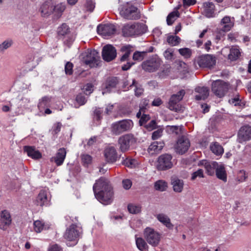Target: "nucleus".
Here are the masks:
<instances>
[{
	"mask_svg": "<svg viewBox=\"0 0 251 251\" xmlns=\"http://www.w3.org/2000/svg\"><path fill=\"white\" fill-rule=\"evenodd\" d=\"M93 191L96 199L104 205L110 204L113 200V192L109 181L100 177L93 186Z\"/></svg>",
	"mask_w": 251,
	"mask_h": 251,
	"instance_id": "1",
	"label": "nucleus"
},
{
	"mask_svg": "<svg viewBox=\"0 0 251 251\" xmlns=\"http://www.w3.org/2000/svg\"><path fill=\"white\" fill-rule=\"evenodd\" d=\"M147 26L143 23L127 24L122 28V33L125 37H133L141 35L147 31Z\"/></svg>",
	"mask_w": 251,
	"mask_h": 251,
	"instance_id": "2",
	"label": "nucleus"
},
{
	"mask_svg": "<svg viewBox=\"0 0 251 251\" xmlns=\"http://www.w3.org/2000/svg\"><path fill=\"white\" fill-rule=\"evenodd\" d=\"M82 230L81 228L75 224L71 225L67 228L64 234V238L69 242L68 246H74L77 243L78 239L81 236Z\"/></svg>",
	"mask_w": 251,
	"mask_h": 251,
	"instance_id": "3",
	"label": "nucleus"
},
{
	"mask_svg": "<svg viewBox=\"0 0 251 251\" xmlns=\"http://www.w3.org/2000/svg\"><path fill=\"white\" fill-rule=\"evenodd\" d=\"M120 15L127 20H137L140 18L138 8L130 2L122 5L120 9Z\"/></svg>",
	"mask_w": 251,
	"mask_h": 251,
	"instance_id": "4",
	"label": "nucleus"
},
{
	"mask_svg": "<svg viewBox=\"0 0 251 251\" xmlns=\"http://www.w3.org/2000/svg\"><path fill=\"white\" fill-rule=\"evenodd\" d=\"M144 235L147 242L153 247L158 246L160 242L161 234L151 227H146L144 231Z\"/></svg>",
	"mask_w": 251,
	"mask_h": 251,
	"instance_id": "5",
	"label": "nucleus"
},
{
	"mask_svg": "<svg viewBox=\"0 0 251 251\" xmlns=\"http://www.w3.org/2000/svg\"><path fill=\"white\" fill-rule=\"evenodd\" d=\"M136 142V139L132 134L128 133L120 136L118 140L119 150L122 152L128 151L131 146Z\"/></svg>",
	"mask_w": 251,
	"mask_h": 251,
	"instance_id": "6",
	"label": "nucleus"
},
{
	"mask_svg": "<svg viewBox=\"0 0 251 251\" xmlns=\"http://www.w3.org/2000/svg\"><path fill=\"white\" fill-rule=\"evenodd\" d=\"M133 126V123L131 120H124L113 123L111 131L113 134L117 135L130 130Z\"/></svg>",
	"mask_w": 251,
	"mask_h": 251,
	"instance_id": "7",
	"label": "nucleus"
},
{
	"mask_svg": "<svg viewBox=\"0 0 251 251\" xmlns=\"http://www.w3.org/2000/svg\"><path fill=\"white\" fill-rule=\"evenodd\" d=\"M172 156L168 153L160 155L157 160L156 168L159 171H165L172 168L173 166Z\"/></svg>",
	"mask_w": 251,
	"mask_h": 251,
	"instance_id": "8",
	"label": "nucleus"
},
{
	"mask_svg": "<svg viewBox=\"0 0 251 251\" xmlns=\"http://www.w3.org/2000/svg\"><path fill=\"white\" fill-rule=\"evenodd\" d=\"M228 84L220 80L214 81L212 84V91L217 97H223L228 90Z\"/></svg>",
	"mask_w": 251,
	"mask_h": 251,
	"instance_id": "9",
	"label": "nucleus"
},
{
	"mask_svg": "<svg viewBox=\"0 0 251 251\" xmlns=\"http://www.w3.org/2000/svg\"><path fill=\"white\" fill-rule=\"evenodd\" d=\"M216 57L212 54H204L201 55L198 58V63L201 68L211 69L215 65Z\"/></svg>",
	"mask_w": 251,
	"mask_h": 251,
	"instance_id": "10",
	"label": "nucleus"
},
{
	"mask_svg": "<svg viewBox=\"0 0 251 251\" xmlns=\"http://www.w3.org/2000/svg\"><path fill=\"white\" fill-rule=\"evenodd\" d=\"M12 218L10 212L6 209L0 211V229L6 231L11 226Z\"/></svg>",
	"mask_w": 251,
	"mask_h": 251,
	"instance_id": "11",
	"label": "nucleus"
},
{
	"mask_svg": "<svg viewBox=\"0 0 251 251\" xmlns=\"http://www.w3.org/2000/svg\"><path fill=\"white\" fill-rule=\"evenodd\" d=\"M251 140V126L245 125L239 129L237 134V141L243 144Z\"/></svg>",
	"mask_w": 251,
	"mask_h": 251,
	"instance_id": "12",
	"label": "nucleus"
},
{
	"mask_svg": "<svg viewBox=\"0 0 251 251\" xmlns=\"http://www.w3.org/2000/svg\"><path fill=\"white\" fill-rule=\"evenodd\" d=\"M100 59L98 52L96 50H92L88 52L84 58V62L91 68L95 67L98 66Z\"/></svg>",
	"mask_w": 251,
	"mask_h": 251,
	"instance_id": "13",
	"label": "nucleus"
},
{
	"mask_svg": "<svg viewBox=\"0 0 251 251\" xmlns=\"http://www.w3.org/2000/svg\"><path fill=\"white\" fill-rule=\"evenodd\" d=\"M161 65V61L157 58L148 59L142 64V68L146 71L152 72L156 71Z\"/></svg>",
	"mask_w": 251,
	"mask_h": 251,
	"instance_id": "14",
	"label": "nucleus"
},
{
	"mask_svg": "<svg viewBox=\"0 0 251 251\" xmlns=\"http://www.w3.org/2000/svg\"><path fill=\"white\" fill-rule=\"evenodd\" d=\"M116 30L115 26L112 24H107L100 25L97 27V32L98 34L102 35L104 37L111 36L113 35Z\"/></svg>",
	"mask_w": 251,
	"mask_h": 251,
	"instance_id": "15",
	"label": "nucleus"
},
{
	"mask_svg": "<svg viewBox=\"0 0 251 251\" xmlns=\"http://www.w3.org/2000/svg\"><path fill=\"white\" fill-rule=\"evenodd\" d=\"M117 56V51L115 47L111 45L103 47L102 50V56L104 60L109 62L114 59Z\"/></svg>",
	"mask_w": 251,
	"mask_h": 251,
	"instance_id": "16",
	"label": "nucleus"
},
{
	"mask_svg": "<svg viewBox=\"0 0 251 251\" xmlns=\"http://www.w3.org/2000/svg\"><path fill=\"white\" fill-rule=\"evenodd\" d=\"M104 156L106 162L111 163L115 162L119 158L117 150L113 146H108L105 148Z\"/></svg>",
	"mask_w": 251,
	"mask_h": 251,
	"instance_id": "17",
	"label": "nucleus"
},
{
	"mask_svg": "<svg viewBox=\"0 0 251 251\" xmlns=\"http://www.w3.org/2000/svg\"><path fill=\"white\" fill-rule=\"evenodd\" d=\"M190 145L189 140L187 137L181 136L178 139L176 146V151L179 154H183L188 151Z\"/></svg>",
	"mask_w": 251,
	"mask_h": 251,
	"instance_id": "18",
	"label": "nucleus"
},
{
	"mask_svg": "<svg viewBox=\"0 0 251 251\" xmlns=\"http://www.w3.org/2000/svg\"><path fill=\"white\" fill-rule=\"evenodd\" d=\"M67 151L64 148H60L55 155L50 159L51 161H54L57 166L63 164L66 156Z\"/></svg>",
	"mask_w": 251,
	"mask_h": 251,
	"instance_id": "19",
	"label": "nucleus"
},
{
	"mask_svg": "<svg viewBox=\"0 0 251 251\" xmlns=\"http://www.w3.org/2000/svg\"><path fill=\"white\" fill-rule=\"evenodd\" d=\"M171 183L174 192L179 193L183 191L184 183L182 179L176 177H172Z\"/></svg>",
	"mask_w": 251,
	"mask_h": 251,
	"instance_id": "20",
	"label": "nucleus"
},
{
	"mask_svg": "<svg viewBox=\"0 0 251 251\" xmlns=\"http://www.w3.org/2000/svg\"><path fill=\"white\" fill-rule=\"evenodd\" d=\"M185 94L184 90H180L177 94L173 95L169 100V108L170 109H173L175 105L180 101Z\"/></svg>",
	"mask_w": 251,
	"mask_h": 251,
	"instance_id": "21",
	"label": "nucleus"
},
{
	"mask_svg": "<svg viewBox=\"0 0 251 251\" xmlns=\"http://www.w3.org/2000/svg\"><path fill=\"white\" fill-rule=\"evenodd\" d=\"M47 193V192L45 190L40 191L36 200V204L37 205L43 206L49 204L50 200L48 197Z\"/></svg>",
	"mask_w": 251,
	"mask_h": 251,
	"instance_id": "22",
	"label": "nucleus"
},
{
	"mask_svg": "<svg viewBox=\"0 0 251 251\" xmlns=\"http://www.w3.org/2000/svg\"><path fill=\"white\" fill-rule=\"evenodd\" d=\"M201 162L204 166V168L206 170V173L208 175L212 176L214 175L216 168L218 164L217 162L215 161L209 162L206 160H202Z\"/></svg>",
	"mask_w": 251,
	"mask_h": 251,
	"instance_id": "23",
	"label": "nucleus"
},
{
	"mask_svg": "<svg viewBox=\"0 0 251 251\" xmlns=\"http://www.w3.org/2000/svg\"><path fill=\"white\" fill-rule=\"evenodd\" d=\"M195 92L197 93L195 96V99L197 100H204L209 95V90L205 87H198L195 88Z\"/></svg>",
	"mask_w": 251,
	"mask_h": 251,
	"instance_id": "24",
	"label": "nucleus"
},
{
	"mask_svg": "<svg viewBox=\"0 0 251 251\" xmlns=\"http://www.w3.org/2000/svg\"><path fill=\"white\" fill-rule=\"evenodd\" d=\"M217 177L226 182L227 181V174L224 165L218 164L215 171Z\"/></svg>",
	"mask_w": 251,
	"mask_h": 251,
	"instance_id": "25",
	"label": "nucleus"
},
{
	"mask_svg": "<svg viewBox=\"0 0 251 251\" xmlns=\"http://www.w3.org/2000/svg\"><path fill=\"white\" fill-rule=\"evenodd\" d=\"M24 151L26 152L27 155L33 159H38L42 157L41 153L36 150L34 147L25 146Z\"/></svg>",
	"mask_w": 251,
	"mask_h": 251,
	"instance_id": "26",
	"label": "nucleus"
},
{
	"mask_svg": "<svg viewBox=\"0 0 251 251\" xmlns=\"http://www.w3.org/2000/svg\"><path fill=\"white\" fill-rule=\"evenodd\" d=\"M118 83V79L117 77H112L108 78L105 84H104V90L102 92V94L106 92H110L113 88L116 87V85Z\"/></svg>",
	"mask_w": 251,
	"mask_h": 251,
	"instance_id": "27",
	"label": "nucleus"
},
{
	"mask_svg": "<svg viewBox=\"0 0 251 251\" xmlns=\"http://www.w3.org/2000/svg\"><path fill=\"white\" fill-rule=\"evenodd\" d=\"M164 146L163 142L155 141L151 144L148 148V152L151 154H153L158 153Z\"/></svg>",
	"mask_w": 251,
	"mask_h": 251,
	"instance_id": "28",
	"label": "nucleus"
},
{
	"mask_svg": "<svg viewBox=\"0 0 251 251\" xmlns=\"http://www.w3.org/2000/svg\"><path fill=\"white\" fill-rule=\"evenodd\" d=\"M40 11L43 17H48L53 13V6L50 2H45L42 4Z\"/></svg>",
	"mask_w": 251,
	"mask_h": 251,
	"instance_id": "29",
	"label": "nucleus"
},
{
	"mask_svg": "<svg viewBox=\"0 0 251 251\" xmlns=\"http://www.w3.org/2000/svg\"><path fill=\"white\" fill-rule=\"evenodd\" d=\"M156 217L160 223L169 229H172L173 228L174 226L171 223L170 219L167 215L163 213H160L157 214L156 216Z\"/></svg>",
	"mask_w": 251,
	"mask_h": 251,
	"instance_id": "30",
	"label": "nucleus"
},
{
	"mask_svg": "<svg viewBox=\"0 0 251 251\" xmlns=\"http://www.w3.org/2000/svg\"><path fill=\"white\" fill-rule=\"evenodd\" d=\"M120 51L123 53L120 60L121 61H125L128 59L129 55L133 51V49L132 46L127 45L123 46L121 48Z\"/></svg>",
	"mask_w": 251,
	"mask_h": 251,
	"instance_id": "31",
	"label": "nucleus"
},
{
	"mask_svg": "<svg viewBox=\"0 0 251 251\" xmlns=\"http://www.w3.org/2000/svg\"><path fill=\"white\" fill-rule=\"evenodd\" d=\"M233 23L231 21L230 17L229 16L224 17L221 21V25L222 26V30L224 31H228L233 26Z\"/></svg>",
	"mask_w": 251,
	"mask_h": 251,
	"instance_id": "32",
	"label": "nucleus"
},
{
	"mask_svg": "<svg viewBox=\"0 0 251 251\" xmlns=\"http://www.w3.org/2000/svg\"><path fill=\"white\" fill-rule=\"evenodd\" d=\"M34 230L37 233L41 232L44 229H48L50 228V225L45 224L43 221L36 220L33 223Z\"/></svg>",
	"mask_w": 251,
	"mask_h": 251,
	"instance_id": "33",
	"label": "nucleus"
},
{
	"mask_svg": "<svg viewBox=\"0 0 251 251\" xmlns=\"http://www.w3.org/2000/svg\"><path fill=\"white\" fill-rule=\"evenodd\" d=\"M66 9V5L64 3H59L53 7V13L56 18H59L62 15L63 12Z\"/></svg>",
	"mask_w": 251,
	"mask_h": 251,
	"instance_id": "34",
	"label": "nucleus"
},
{
	"mask_svg": "<svg viewBox=\"0 0 251 251\" xmlns=\"http://www.w3.org/2000/svg\"><path fill=\"white\" fill-rule=\"evenodd\" d=\"M240 51L237 46H232L230 49V52L228 55V58L231 61L237 60L240 56Z\"/></svg>",
	"mask_w": 251,
	"mask_h": 251,
	"instance_id": "35",
	"label": "nucleus"
},
{
	"mask_svg": "<svg viewBox=\"0 0 251 251\" xmlns=\"http://www.w3.org/2000/svg\"><path fill=\"white\" fill-rule=\"evenodd\" d=\"M214 4L211 2H206L203 3L204 11L207 17H212L214 12Z\"/></svg>",
	"mask_w": 251,
	"mask_h": 251,
	"instance_id": "36",
	"label": "nucleus"
},
{
	"mask_svg": "<svg viewBox=\"0 0 251 251\" xmlns=\"http://www.w3.org/2000/svg\"><path fill=\"white\" fill-rule=\"evenodd\" d=\"M210 148L212 152L217 155L223 153L224 149L218 142H213L211 144Z\"/></svg>",
	"mask_w": 251,
	"mask_h": 251,
	"instance_id": "37",
	"label": "nucleus"
},
{
	"mask_svg": "<svg viewBox=\"0 0 251 251\" xmlns=\"http://www.w3.org/2000/svg\"><path fill=\"white\" fill-rule=\"evenodd\" d=\"M136 244L137 248L141 251H146L148 250V246L146 241L142 238H136Z\"/></svg>",
	"mask_w": 251,
	"mask_h": 251,
	"instance_id": "38",
	"label": "nucleus"
},
{
	"mask_svg": "<svg viewBox=\"0 0 251 251\" xmlns=\"http://www.w3.org/2000/svg\"><path fill=\"white\" fill-rule=\"evenodd\" d=\"M167 183L163 180H157L154 183V188L158 191H164L167 189Z\"/></svg>",
	"mask_w": 251,
	"mask_h": 251,
	"instance_id": "39",
	"label": "nucleus"
},
{
	"mask_svg": "<svg viewBox=\"0 0 251 251\" xmlns=\"http://www.w3.org/2000/svg\"><path fill=\"white\" fill-rule=\"evenodd\" d=\"M50 101V98L47 96L44 97L41 100H40L38 104V107L40 110L44 109L46 106H48Z\"/></svg>",
	"mask_w": 251,
	"mask_h": 251,
	"instance_id": "40",
	"label": "nucleus"
},
{
	"mask_svg": "<svg viewBox=\"0 0 251 251\" xmlns=\"http://www.w3.org/2000/svg\"><path fill=\"white\" fill-rule=\"evenodd\" d=\"M180 38L177 36L170 35L167 38V42L172 46H177L180 42Z\"/></svg>",
	"mask_w": 251,
	"mask_h": 251,
	"instance_id": "41",
	"label": "nucleus"
},
{
	"mask_svg": "<svg viewBox=\"0 0 251 251\" xmlns=\"http://www.w3.org/2000/svg\"><path fill=\"white\" fill-rule=\"evenodd\" d=\"M179 14L178 11H175L170 13L167 17V23L168 25H172L176 18L178 17Z\"/></svg>",
	"mask_w": 251,
	"mask_h": 251,
	"instance_id": "42",
	"label": "nucleus"
},
{
	"mask_svg": "<svg viewBox=\"0 0 251 251\" xmlns=\"http://www.w3.org/2000/svg\"><path fill=\"white\" fill-rule=\"evenodd\" d=\"M134 86L135 88L134 89L135 95L137 97L141 96L144 92V89L141 86H138L137 83L135 79L132 80V83L130 85V87Z\"/></svg>",
	"mask_w": 251,
	"mask_h": 251,
	"instance_id": "43",
	"label": "nucleus"
},
{
	"mask_svg": "<svg viewBox=\"0 0 251 251\" xmlns=\"http://www.w3.org/2000/svg\"><path fill=\"white\" fill-rule=\"evenodd\" d=\"M128 211L132 214H137L140 212L141 207L139 205L129 204L127 206Z\"/></svg>",
	"mask_w": 251,
	"mask_h": 251,
	"instance_id": "44",
	"label": "nucleus"
},
{
	"mask_svg": "<svg viewBox=\"0 0 251 251\" xmlns=\"http://www.w3.org/2000/svg\"><path fill=\"white\" fill-rule=\"evenodd\" d=\"M70 32L69 27L66 24H63L58 29V33L60 35L65 36Z\"/></svg>",
	"mask_w": 251,
	"mask_h": 251,
	"instance_id": "45",
	"label": "nucleus"
},
{
	"mask_svg": "<svg viewBox=\"0 0 251 251\" xmlns=\"http://www.w3.org/2000/svg\"><path fill=\"white\" fill-rule=\"evenodd\" d=\"M178 52L185 58H190L192 55L191 50L187 48L180 49L178 50Z\"/></svg>",
	"mask_w": 251,
	"mask_h": 251,
	"instance_id": "46",
	"label": "nucleus"
},
{
	"mask_svg": "<svg viewBox=\"0 0 251 251\" xmlns=\"http://www.w3.org/2000/svg\"><path fill=\"white\" fill-rule=\"evenodd\" d=\"M164 56L168 60H172L174 59V50L168 49L164 52Z\"/></svg>",
	"mask_w": 251,
	"mask_h": 251,
	"instance_id": "47",
	"label": "nucleus"
},
{
	"mask_svg": "<svg viewBox=\"0 0 251 251\" xmlns=\"http://www.w3.org/2000/svg\"><path fill=\"white\" fill-rule=\"evenodd\" d=\"M124 164L130 168L135 167L137 164V161L133 159H126L124 161Z\"/></svg>",
	"mask_w": 251,
	"mask_h": 251,
	"instance_id": "48",
	"label": "nucleus"
},
{
	"mask_svg": "<svg viewBox=\"0 0 251 251\" xmlns=\"http://www.w3.org/2000/svg\"><path fill=\"white\" fill-rule=\"evenodd\" d=\"M247 177L246 172L244 170H240L238 173L237 179L239 182H242L245 181Z\"/></svg>",
	"mask_w": 251,
	"mask_h": 251,
	"instance_id": "49",
	"label": "nucleus"
},
{
	"mask_svg": "<svg viewBox=\"0 0 251 251\" xmlns=\"http://www.w3.org/2000/svg\"><path fill=\"white\" fill-rule=\"evenodd\" d=\"M197 177H199V178L204 177L203 172L202 169H199L197 171H196L192 174L191 180H194Z\"/></svg>",
	"mask_w": 251,
	"mask_h": 251,
	"instance_id": "50",
	"label": "nucleus"
},
{
	"mask_svg": "<svg viewBox=\"0 0 251 251\" xmlns=\"http://www.w3.org/2000/svg\"><path fill=\"white\" fill-rule=\"evenodd\" d=\"M12 44L11 40H6L0 44V52L9 48Z\"/></svg>",
	"mask_w": 251,
	"mask_h": 251,
	"instance_id": "51",
	"label": "nucleus"
},
{
	"mask_svg": "<svg viewBox=\"0 0 251 251\" xmlns=\"http://www.w3.org/2000/svg\"><path fill=\"white\" fill-rule=\"evenodd\" d=\"M74 65L70 62H68L65 66V71L66 75H71L73 73Z\"/></svg>",
	"mask_w": 251,
	"mask_h": 251,
	"instance_id": "52",
	"label": "nucleus"
},
{
	"mask_svg": "<svg viewBox=\"0 0 251 251\" xmlns=\"http://www.w3.org/2000/svg\"><path fill=\"white\" fill-rule=\"evenodd\" d=\"M81 160L85 165H88L91 163L92 157L89 154H82L81 155Z\"/></svg>",
	"mask_w": 251,
	"mask_h": 251,
	"instance_id": "53",
	"label": "nucleus"
},
{
	"mask_svg": "<svg viewBox=\"0 0 251 251\" xmlns=\"http://www.w3.org/2000/svg\"><path fill=\"white\" fill-rule=\"evenodd\" d=\"M144 52L136 51L133 55L132 58L135 61H141L144 58Z\"/></svg>",
	"mask_w": 251,
	"mask_h": 251,
	"instance_id": "54",
	"label": "nucleus"
},
{
	"mask_svg": "<svg viewBox=\"0 0 251 251\" xmlns=\"http://www.w3.org/2000/svg\"><path fill=\"white\" fill-rule=\"evenodd\" d=\"M85 7L87 10L92 12L95 8V3L92 0H87L85 4Z\"/></svg>",
	"mask_w": 251,
	"mask_h": 251,
	"instance_id": "55",
	"label": "nucleus"
},
{
	"mask_svg": "<svg viewBox=\"0 0 251 251\" xmlns=\"http://www.w3.org/2000/svg\"><path fill=\"white\" fill-rule=\"evenodd\" d=\"M123 188L126 190L129 189L132 184V181L129 179H125L122 181Z\"/></svg>",
	"mask_w": 251,
	"mask_h": 251,
	"instance_id": "56",
	"label": "nucleus"
},
{
	"mask_svg": "<svg viewBox=\"0 0 251 251\" xmlns=\"http://www.w3.org/2000/svg\"><path fill=\"white\" fill-rule=\"evenodd\" d=\"M163 130L162 129H158L154 131L152 134V139L156 140L162 135Z\"/></svg>",
	"mask_w": 251,
	"mask_h": 251,
	"instance_id": "57",
	"label": "nucleus"
},
{
	"mask_svg": "<svg viewBox=\"0 0 251 251\" xmlns=\"http://www.w3.org/2000/svg\"><path fill=\"white\" fill-rule=\"evenodd\" d=\"M150 119V117L148 114H145L143 113L142 116H141L140 120H139V124L140 126H143L145 124L147 121H148Z\"/></svg>",
	"mask_w": 251,
	"mask_h": 251,
	"instance_id": "58",
	"label": "nucleus"
},
{
	"mask_svg": "<svg viewBox=\"0 0 251 251\" xmlns=\"http://www.w3.org/2000/svg\"><path fill=\"white\" fill-rule=\"evenodd\" d=\"M76 101L80 105H83L86 102V99L84 96L82 95H78L76 97Z\"/></svg>",
	"mask_w": 251,
	"mask_h": 251,
	"instance_id": "59",
	"label": "nucleus"
},
{
	"mask_svg": "<svg viewBox=\"0 0 251 251\" xmlns=\"http://www.w3.org/2000/svg\"><path fill=\"white\" fill-rule=\"evenodd\" d=\"M83 90L86 94H90L93 91V85L91 83H87L84 86Z\"/></svg>",
	"mask_w": 251,
	"mask_h": 251,
	"instance_id": "60",
	"label": "nucleus"
},
{
	"mask_svg": "<svg viewBox=\"0 0 251 251\" xmlns=\"http://www.w3.org/2000/svg\"><path fill=\"white\" fill-rule=\"evenodd\" d=\"M75 38L73 35H69L67 38L65 37L64 39V44L70 47L74 42Z\"/></svg>",
	"mask_w": 251,
	"mask_h": 251,
	"instance_id": "61",
	"label": "nucleus"
},
{
	"mask_svg": "<svg viewBox=\"0 0 251 251\" xmlns=\"http://www.w3.org/2000/svg\"><path fill=\"white\" fill-rule=\"evenodd\" d=\"M156 123L154 120L151 121L145 126L146 128L149 130H152L156 127Z\"/></svg>",
	"mask_w": 251,
	"mask_h": 251,
	"instance_id": "62",
	"label": "nucleus"
},
{
	"mask_svg": "<svg viewBox=\"0 0 251 251\" xmlns=\"http://www.w3.org/2000/svg\"><path fill=\"white\" fill-rule=\"evenodd\" d=\"M61 247L56 244H50L49 247L48 251H60Z\"/></svg>",
	"mask_w": 251,
	"mask_h": 251,
	"instance_id": "63",
	"label": "nucleus"
},
{
	"mask_svg": "<svg viewBox=\"0 0 251 251\" xmlns=\"http://www.w3.org/2000/svg\"><path fill=\"white\" fill-rule=\"evenodd\" d=\"M62 124L60 123H55L53 127V131L55 134L58 133L61 130Z\"/></svg>",
	"mask_w": 251,
	"mask_h": 251,
	"instance_id": "64",
	"label": "nucleus"
}]
</instances>
